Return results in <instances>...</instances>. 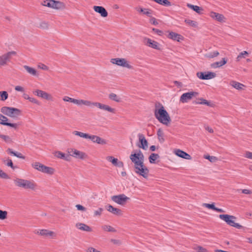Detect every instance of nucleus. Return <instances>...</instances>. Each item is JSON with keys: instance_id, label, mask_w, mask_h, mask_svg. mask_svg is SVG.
<instances>
[{"instance_id": "f257e3e1", "label": "nucleus", "mask_w": 252, "mask_h": 252, "mask_svg": "<svg viewBox=\"0 0 252 252\" xmlns=\"http://www.w3.org/2000/svg\"><path fill=\"white\" fill-rule=\"evenodd\" d=\"M156 118L161 124L168 126L171 121V119L167 112L163 106L159 109H156L154 112Z\"/></svg>"}, {"instance_id": "f03ea898", "label": "nucleus", "mask_w": 252, "mask_h": 252, "mask_svg": "<svg viewBox=\"0 0 252 252\" xmlns=\"http://www.w3.org/2000/svg\"><path fill=\"white\" fill-rule=\"evenodd\" d=\"M15 185L25 189L35 190L36 185L32 180H28L21 178H16L14 180Z\"/></svg>"}, {"instance_id": "7ed1b4c3", "label": "nucleus", "mask_w": 252, "mask_h": 252, "mask_svg": "<svg viewBox=\"0 0 252 252\" xmlns=\"http://www.w3.org/2000/svg\"><path fill=\"white\" fill-rule=\"evenodd\" d=\"M219 218L221 220L225 221L226 223L230 226L234 227L237 229H241L243 227L241 225L234 222L233 220L236 219V217L227 214H221L220 215Z\"/></svg>"}, {"instance_id": "20e7f679", "label": "nucleus", "mask_w": 252, "mask_h": 252, "mask_svg": "<svg viewBox=\"0 0 252 252\" xmlns=\"http://www.w3.org/2000/svg\"><path fill=\"white\" fill-rule=\"evenodd\" d=\"M129 158L132 162L134 163V166L140 165L144 163V156L142 152L139 150L136 153L131 154Z\"/></svg>"}, {"instance_id": "39448f33", "label": "nucleus", "mask_w": 252, "mask_h": 252, "mask_svg": "<svg viewBox=\"0 0 252 252\" xmlns=\"http://www.w3.org/2000/svg\"><path fill=\"white\" fill-rule=\"evenodd\" d=\"M1 112L10 117L15 118L20 114V111L17 108L3 106L1 108Z\"/></svg>"}, {"instance_id": "423d86ee", "label": "nucleus", "mask_w": 252, "mask_h": 252, "mask_svg": "<svg viewBox=\"0 0 252 252\" xmlns=\"http://www.w3.org/2000/svg\"><path fill=\"white\" fill-rule=\"evenodd\" d=\"M32 166L36 170L44 173L52 175L54 173V169L46 166L40 162H36L32 164Z\"/></svg>"}, {"instance_id": "0eeeda50", "label": "nucleus", "mask_w": 252, "mask_h": 252, "mask_svg": "<svg viewBox=\"0 0 252 252\" xmlns=\"http://www.w3.org/2000/svg\"><path fill=\"white\" fill-rule=\"evenodd\" d=\"M134 167L135 172L136 174L145 178H147L148 177L149 170L148 168L144 165V163L140 165L134 166Z\"/></svg>"}, {"instance_id": "6e6552de", "label": "nucleus", "mask_w": 252, "mask_h": 252, "mask_svg": "<svg viewBox=\"0 0 252 252\" xmlns=\"http://www.w3.org/2000/svg\"><path fill=\"white\" fill-rule=\"evenodd\" d=\"M129 199V198L124 194H120L111 196V200L121 205H125Z\"/></svg>"}, {"instance_id": "1a4fd4ad", "label": "nucleus", "mask_w": 252, "mask_h": 252, "mask_svg": "<svg viewBox=\"0 0 252 252\" xmlns=\"http://www.w3.org/2000/svg\"><path fill=\"white\" fill-rule=\"evenodd\" d=\"M16 54L15 51L8 52L0 56V66H4L9 62L12 57Z\"/></svg>"}, {"instance_id": "9d476101", "label": "nucleus", "mask_w": 252, "mask_h": 252, "mask_svg": "<svg viewBox=\"0 0 252 252\" xmlns=\"http://www.w3.org/2000/svg\"><path fill=\"white\" fill-rule=\"evenodd\" d=\"M216 73L210 71L198 72L196 73L198 78L201 80H209L216 77Z\"/></svg>"}, {"instance_id": "9b49d317", "label": "nucleus", "mask_w": 252, "mask_h": 252, "mask_svg": "<svg viewBox=\"0 0 252 252\" xmlns=\"http://www.w3.org/2000/svg\"><path fill=\"white\" fill-rule=\"evenodd\" d=\"M111 63L119 66L125 67L127 68H131V66L129 65L125 59L114 58L111 60Z\"/></svg>"}, {"instance_id": "f8f14e48", "label": "nucleus", "mask_w": 252, "mask_h": 252, "mask_svg": "<svg viewBox=\"0 0 252 252\" xmlns=\"http://www.w3.org/2000/svg\"><path fill=\"white\" fill-rule=\"evenodd\" d=\"M197 93L195 92H189L182 94L180 97V101L182 103H187L189 100L191 99L193 96H195Z\"/></svg>"}, {"instance_id": "ddd939ff", "label": "nucleus", "mask_w": 252, "mask_h": 252, "mask_svg": "<svg viewBox=\"0 0 252 252\" xmlns=\"http://www.w3.org/2000/svg\"><path fill=\"white\" fill-rule=\"evenodd\" d=\"M37 234H39L46 238H53L56 236L54 232L48 230L47 229H38L35 232Z\"/></svg>"}, {"instance_id": "4468645a", "label": "nucleus", "mask_w": 252, "mask_h": 252, "mask_svg": "<svg viewBox=\"0 0 252 252\" xmlns=\"http://www.w3.org/2000/svg\"><path fill=\"white\" fill-rule=\"evenodd\" d=\"M68 153L70 156L79 159H84L86 157V155L84 153L74 149H69Z\"/></svg>"}, {"instance_id": "2eb2a0df", "label": "nucleus", "mask_w": 252, "mask_h": 252, "mask_svg": "<svg viewBox=\"0 0 252 252\" xmlns=\"http://www.w3.org/2000/svg\"><path fill=\"white\" fill-rule=\"evenodd\" d=\"M143 42L145 45L146 46L155 49H159V44L158 43L151 39L148 38H144L143 39Z\"/></svg>"}, {"instance_id": "dca6fc26", "label": "nucleus", "mask_w": 252, "mask_h": 252, "mask_svg": "<svg viewBox=\"0 0 252 252\" xmlns=\"http://www.w3.org/2000/svg\"><path fill=\"white\" fill-rule=\"evenodd\" d=\"M7 121L8 119L7 117L0 114V124L4 126H9L14 128L15 129L17 128V124L8 123L7 122Z\"/></svg>"}, {"instance_id": "f3484780", "label": "nucleus", "mask_w": 252, "mask_h": 252, "mask_svg": "<svg viewBox=\"0 0 252 252\" xmlns=\"http://www.w3.org/2000/svg\"><path fill=\"white\" fill-rule=\"evenodd\" d=\"M93 106H95L100 109L107 111L109 112L115 113V109L110 107L109 106L100 103L99 102H94Z\"/></svg>"}, {"instance_id": "a211bd4d", "label": "nucleus", "mask_w": 252, "mask_h": 252, "mask_svg": "<svg viewBox=\"0 0 252 252\" xmlns=\"http://www.w3.org/2000/svg\"><path fill=\"white\" fill-rule=\"evenodd\" d=\"M138 137L140 144L138 145L139 148L146 150L148 147V142L142 134H138Z\"/></svg>"}, {"instance_id": "6ab92c4d", "label": "nucleus", "mask_w": 252, "mask_h": 252, "mask_svg": "<svg viewBox=\"0 0 252 252\" xmlns=\"http://www.w3.org/2000/svg\"><path fill=\"white\" fill-rule=\"evenodd\" d=\"M90 139H91L93 142L100 145H105L107 143L106 140L96 135H91Z\"/></svg>"}, {"instance_id": "aec40b11", "label": "nucleus", "mask_w": 252, "mask_h": 252, "mask_svg": "<svg viewBox=\"0 0 252 252\" xmlns=\"http://www.w3.org/2000/svg\"><path fill=\"white\" fill-rule=\"evenodd\" d=\"M33 93L35 95L38 96V97L47 100H49L51 98L50 95L48 93L40 90H35L33 92Z\"/></svg>"}, {"instance_id": "412c9836", "label": "nucleus", "mask_w": 252, "mask_h": 252, "mask_svg": "<svg viewBox=\"0 0 252 252\" xmlns=\"http://www.w3.org/2000/svg\"><path fill=\"white\" fill-rule=\"evenodd\" d=\"M106 208L108 211L112 213L114 215L121 216L122 215V211L121 210L115 208L111 205H108L106 206Z\"/></svg>"}, {"instance_id": "4be33fe9", "label": "nucleus", "mask_w": 252, "mask_h": 252, "mask_svg": "<svg viewBox=\"0 0 252 252\" xmlns=\"http://www.w3.org/2000/svg\"><path fill=\"white\" fill-rule=\"evenodd\" d=\"M94 10L100 14L103 17H106L108 15V12L102 6H94Z\"/></svg>"}, {"instance_id": "5701e85b", "label": "nucleus", "mask_w": 252, "mask_h": 252, "mask_svg": "<svg viewBox=\"0 0 252 252\" xmlns=\"http://www.w3.org/2000/svg\"><path fill=\"white\" fill-rule=\"evenodd\" d=\"M175 154L179 157L184 159H190L191 158V156L189 154L180 149L176 150L175 151Z\"/></svg>"}, {"instance_id": "b1692460", "label": "nucleus", "mask_w": 252, "mask_h": 252, "mask_svg": "<svg viewBox=\"0 0 252 252\" xmlns=\"http://www.w3.org/2000/svg\"><path fill=\"white\" fill-rule=\"evenodd\" d=\"M167 37L173 40L180 41V39H182L183 37L180 34L175 33L173 32H171L169 33Z\"/></svg>"}, {"instance_id": "393cba45", "label": "nucleus", "mask_w": 252, "mask_h": 252, "mask_svg": "<svg viewBox=\"0 0 252 252\" xmlns=\"http://www.w3.org/2000/svg\"><path fill=\"white\" fill-rule=\"evenodd\" d=\"M210 17L213 19H215L219 22L223 21L224 17L223 15L216 13L215 12H211L210 14Z\"/></svg>"}, {"instance_id": "a878e982", "label": "nucleus", "mask_w": 252, "mask_h": 252, "mask_svg": "<svg viewBox=\"0 0 252 252\" xmlns=\"http://www.w3.org/2000/svg\"><path fill=\"white\" fill-rule=\"evenodd\" d=\"M136 10L139 13H142L143 14L146 15L149 17H152L153 11L151 9L139 7L137 8Z\"/></svg>"}, {"instance_id": "bb28decb", "label": "nucleus", "mask_w": 252, "mask_h": 252, "mask_svg": "<svg viewBox=\"0 0 252 252\" xmlns=\"http://www.w3.org/2000/svg\"><path fill=\"white\" fill-rule=\"evenodd\" d=\"M52 8L55 9H63L65 8V4L60 1L53 0Z\"/></svg>"}, {"instance_id": "cd10ccee", "label": "nucleus", "mask_w": 252, "mask_h": 252, "mask_svg": "<svg viewBox=\"0 0 252 252\" xmlns=\"http://www.w3.org/2000/svg\"><path fill=\"white\" fill-rule=\"evenodd\" d=\"M76 226L79 229L83 230L85 231L90 232L92 231L91 228L89 226H88L87 224H85L84 223H77L76 224Z\"/></svg>"}, {"instance_id": "c85d7f7f", "label": "nucleus", "mask_w": 252, "mask_h": 252, "mask_svg": "<svg viewBox=\"0 0 252 252\" xmlns=\"http://www.w3.org/2000/svg\"><path fill=\"white\" fill-rule=\"evenodd\" d=\"M227 63V60L225 58H222L220 62H216L212 64L211 66L213 68H218L222 66Z\"/></svg>"}, {"instance_id": "c756f323", "label": "nucleus", "mask_w": 252, "mask_h": 252, "mask_svg": "<svg viewBox=\"0 0 252 252\" xmlns=\"http://www.w3.org/2000/svg\"><path fill=\"white\" fill-rule=\"evenodd\" d=\"M7 152L8 154L12 155L14 156H15L18 158H22V159L25 158V157L23 156L20 153L13 151L12 149L8 148L7 150Z\"/></svg>"}, {"instance_id": "7c9ffc66", "label": "nucleus", "mask_w": 252, "mask_h": 252, "mask_svg": "<svg viewBox=\"0 0 252 252\" xmlns=\"http://www.w3.org/2000/svg\"><path fill=\"white\" fill-rule=\"evenodd\" d=\"M24 68L27 70V71L29 74L33 76H36L37 75V71L33 68L30 67L28 65H24Z\"/></svg>"}, {"instance_id": "2f4dec72", "label": "nucleus", "mask_w": 252, "mask_h": 252, "mask_svg": "<svg viewBox=\"0 0 252 252\" xmlns=\"http://www.w3.org/2000/svg\"><path fill=\"white\" fill-rule=\"evenodd\" d=\"M55 156L61 159H63L66 160H68L69 158V156L68 155H66L64 153L61 152H57L56 153Z\"/></svg>"}, {"instance_id": "473e14b6", "label": "nucleus", "mask_w": 252, "mask_h": 252, "mask_svg": "<svg viewBox=\"0 0 252 252\" xmlns=\"http://www.w3.org/2000/svg\"><path fill=\"white\" fill-rule=\"evenodd\" d=\"M94 103L88 100L78 99V105H84L87 106H91L93 105Z\"/></svg>"}, {"instance_id": "72a5a7b5", "label": "nucleus", "mask_w": 252, "mask_h": 252, "mask_svg": "<svg viewBox=\"0 0 252 252\" xmlns=\"http://www.w3.org/2000/svg\"><path fill=\"white\" fill-rule=\"evenodd\" d=\"M230 85L237 90H241L243 87L244 86L242 84L234 81H231Z\"/></svg>"}, {"instance_id": "f704fd0d", "label": "nucleus", "mask_w": 252, "mask_h": 252, "mask_svg": "<svg viewBox=\"0 0 252 252\" xmlns=\"http://www.w3.org/2000/svg\"><path fill=\"white\" fill-rule=\"evenodd\" d=\"M73 133L75 134V135L79 136L81 137H83L86 139H90V135L87 133H85L82 132L78 131H73Z\"/></svg>"}, {"instance_id": "c9c22d12", "label": "nucleus", "mask_w": 252, "mask_h": 252, "mask_svg": "<svg viewBox=\"0 0 252 252\" xmlns=\"http://www.w3.org/2000/svg\"><path fill=\"white\" fill-rule=\"evenodd\" d=\"M159 158V156L158 154L152 153L149 158V162L151 163H155L156 160Z\"/></svg>"}, {"instance_id": "e433bc0d", "label": "nucleus", "mask_w": 252, "mask_h": 252, "mask_svg": "<svg viewBox=\"0 0 252 252\" xmlns=\"http://www.w3.org/2000/svg\"><path fill=\"white\" fill-rule=\"evenodd\" d=\"M157 135L158 139L160 143H162L164 141V138L163 137V132L161 129L159 128L157 131Z\"/></svg>"}, {"instance_id": "4c0bfd02", "label": "nucleus", "mask_w": 252, "mask_h": 252, "mask_svg": "<svg viewBox=\"0 0 252 252\" xmlns=\"http://www.w3.org/2000/svg\"><path fill=\"white\" fill-rule=\"evenodd\" d=\"M219 55V52L217 51L209 52L205 55V57L209 59H212L217 57Z\"/></svg>"}, {"instance_id": "58836bf2", "label": "nucleus", "mask_w": 252, "mask_h": 252, "mask_svg": "<svg viewBox=\"0 0 252 252\" xmlns=\"http://www.w3.org/2000/svg\"><path fill=\"white\" fill-rule=\"evenodd\" d=\"M102 228L106 231L108 232H116V230L112 226L108 225H104L102 226Z\"/></svg>"}, {"instance_id": "ea45409f", "label": "nucleus", "mask_w": 252, "mask_h": 252, "mask_svg": "<svg viewBox=\"0 0 252 252\" xmlns=\"http://www.w3.org/2000/svg\"><path fill=\"white\" fill-rule=\"evenodd\" d=\"M0 138L2 139L7 143L10 144L12 142V139L9 136L0 134Z\"/></svg>"}, {"instance_id": "a19ab883", "label": "nucleus", "mask_w": 252, "mask_h": 252, "mask_svg": "<svg viewBox=\"0 0 252 252\" xmlns=\"http://www.w3.org/2000/svg\"><path fill=\"white\" fill-rule=\"evenodd\" d=\"M109 98L114 101L116 102H120L121 100V98L120 97L117 96L116 94L111 93L109 95Z\"/></svg>"}, {"instance_id": "79ce46f5", "label": "nucleus", "mask_w": 252, "mask_h": 252, "mask_svg": "<svg viewBox=\"0 0 252 252\" xmlns=\"http://www.w3.org/2000/svg\"><path fill=\"white\" fill-rule=\"evenodd\" d=\"M188 6L191 8L192 10L195 11L197 13H200L201 8L197 5H193L190 4H188Z\"/></svg>"}, {"instance_id": "37998d69", "label": "nucleus", "mask_w": 252, "mask_h": 252, "mask_svg": "<svg viewBox=\"0 0 252 252\" xmlns=\"http://www.w3.org/2000/svg\"><path fill=\"white\" fill-rule=\"evenodd\" d=\"M106 159L111 162L115 166L117 162L118 161V159L117 158H115L112 156H108L106 158Z\"/></svg>"}, {"instance_id": "c03bdc74", "label": "nucleus", "mask_w": 252, "mask_h": 252, "mask_svg": "<svg viewBox=\"0 0 252 252\" xmlns=\"http://www.w3.org/2000/svg\"><path fill=\"white\" fill-rule=\"evenodd\" d=\"M53 0H46L43 1L42 5L50 8H52Z\"/></svg>"}, {"instance_id": "a18cd8bd", "label": "nucleus", "mask_w": 252, "mask_h": 252, "mask_svg": "<svg viewBox=\"0 0 252 252\" xmlns=\"http://www.w3.org/2000/svg\"><path fill=\"white\" fill-rule=\"evenodd\" d=\"M8 93L6 91L0 92V96L1 97V100L2 101L5 100L8 98Z\"/></svg>"}, {"instance_id": "49530a36", "label": "nucleus", "mask_w": 252, "mask_h": 252, "mask_svg": "<svg viewBox=\"0 0 252 252\" xmlns=\"http://www.w3.org/2000/svg\"><path fill=\"white\" fill-rule=\"evenodd\" d=\"M4 162L7 166L10 167L13 169H14L16 168V167L13 165L12 160L9 158L5 160Z\"/></svg>"}, {"instance_id": "de8ad7c7", "label": "nucleus", "mask_w": 252, "mask_h": 252, "mask_svg": "<svg viewBox=\"0 0 252 252\" xmlns=\"http://www.w3.org/2000/svg\"><path fill=\"white\" fill-rule=\"evenodd\" d=\"M7 212L6 211L0 210V220H3L7 218Z\"/></svg>"}, {"instance_id": "09e8293b", "label": "nucleus", "mask_w": 252, "mask_h": 252, "mask_svg": "<svg viewBox=\"0 0 252 252\" xmlns=\"http://www.w3.org/2000/svg\"><path fill=\"white\" fill-rule=\"evenodd\" d=\"M185 22L186 23L192 26V27H196L197 26V23L193 20H189V19H186L185 20Z\"/></svg>"}, {"instance_id": "8fccbe9b", "label": "nucleus", "mask_w": 252, "mask_h": 252, "mask_svg": "<svg viewBox=\"0 0 252 252\" xmlns=\"http://www.w3.org/2000/svg\"><path fill=\"white\" fill-rule=\"evenodd\" d=\"M248 55V53L247 51H244L242 52L238 56V57L237 58V61H239L241 58H245V55Z\"/></svg>"}, {"instance_id": "3c124183", "label": "nucleus", "mask_w": 252, "mask_h": 252, "mask_svg": "<svg viewBox=\"0 0 252 252\" xmlns=\"http://www.w3.org/2000/svg\"><path fill=\"white\" fill-rule=\"evenodd\" d=\"M203 206L204 207H205L208 208V209H212L214 211L216 208L213 203H212V204L204 203Z\"/></svg>"}, {"instance_id": "603ef678", "label": "nucleus", "mask_w": 252, "mask_h": 252, "mask_svg": "<svg viewBox=\"0 0 252 252\" xmlns=\"http://www.w3.org/2000/svg\"><path fill=\"white\" fill-rule=\"evenodd\" d=\"M200 102H197V103L201 104H205L207 106H210V102L208 101L207 100L203 99V98H200Z\"/></svg>"}, {"instance_id": "864d4df0", "label": "nucleus", "mask_w": 252, "mask_h": 252, "mask_svg": "<svg viewBox=\"0 0 252 252\" xmlns=\"http://www.w3.org/2000/svg\"><path fill=\"white\" fill-rule=\"evenodd\" d=\"M204 158L208 159L211 162H214L217 159L216 157L210 156H205Z\"/></svg>"}, {"instance_id": "5fc2aeb1", "label": "nucleus", "mask_w": 252, "mask_h": 252, "mask_svg": "<svg viewBox=\"0 0 252 252\" xmlns=\"http://www.w3.org/2000/svg\"><path fill=\"white\" fill-rule=\"evenodd\" d=\"M38 67L44 70H48L49 69V67L43 63H39L38 65Z\"/></svg>"}, {"instance_id": "6e6d98bb", "label": "nucleus", "mask_w": 252, "mask_h": 252, "mask_svg": "<svg viewBox=\"0 0 252 252\" xmlns=\"http://www.w3.org/2000/svg\"><path fill=\"white\" fill-rule=\"evenodd\" d=\"M75 207H76V208L78 210L81 211L83 212H85L86 211V208L81 205L77 204L75 206Z\"/></svg>"}, {"instance_id": "4d7b16f0", "label": "nucleus", "mask_w": 252, "mask_h": 252, "mask_svg": "<svg viewBox=\"0 0 252 252\" xmlns=\"http://www.w3.org/2000/svg\"><path fill=\"white\" fill-rule=\"evenodd\" d=\"M0 177L3 179H7L8 178V176L6 173L0 169Z\"/></svg>"}, {"instance_id": "13d9d810", "label": "nucleus", "mask_w": 252, "mask_h": 252, "mask_svg": "<svg viewBox=\"0 0 252 252\" xmlns=\"http://www.w3.org/2000/svg\"><path fill=\"white\" fill-rule=\"evenodd\" d=\"M103 210L102 208H99L97 210H95L94 212V216H100V215H101Z\"/></svg>"}, {"instance_id": "bf43d9fd", "label": "nucleus", "mask_w": 252, "mask_h": 252, "mask_svg": "<svg viewBox=\"0 0 252 252\" xmlns=\"http://www.w3.org/2000/svg\"><path fill=\"white\" fill-rule=\"evenodd\" d=\"M238 190L241 191L242 193L247 194H251L252 193L251 190L247 189H239Z\"/></svg>"}, {"instance_id": "052dcab7", "label": "nucleus", "mask_w": 252, "mask_h": 252, "mask_svg": "<svg viewBox=\"0 0 252 252\" xmlns=\"http://www.w3.org/2000/svg\"><path fill=\"white\" fill-rule=\"evenodd\" d=\"M150 18V23L151 24H153L154 25H157L158 24V22L155 18L153 17L152 16Z\"/></svg>"}, {"instance_id": "680f3d73", "label": "nucleus", "mask_w": 252, "mask_h": 252, "mask_svg": "<svg viewBox=\"0 0 252 252\" xmlns=\"http://www.w3.org/2000/svg\"><path fill=\"white\" fill-rule=\"evenodd\" d=\"M29 101L30 102H32L33 103H35V104H38V105L39 104V101L37 99H36L35 98H34L33 97H31V98L29 99Z\"/></svg>"}, {"instance_id": "e2e57ef3", "label": "nucleus", "mask_w": 252, "mask_h": 252, "mask_svg": "<svg viewBox=\"0 0 252 252\" xmlns=\"http://www.w3.org/2000/svg\"><path fill=\"white\" fill-rule=\"evenodd\" d=\"M15 90L17 91H19V92H24V88L21 87V86H17L15 87Z\"/></svg>"}, {"instance_id": "0e129e2a", "label": "nucleus", "mask_w": 252, "mask_h": 252, "mask_svg": "<svg viewBox=\"0 0 252 252\" xmlns=\"http://www.w3.org/2000/svg\"><path fill=\"white\" fill-rule=\"evenodd\" d=\"M245 157L250 159H252V153L247 152L245 154Z\"/></svg>"}, {"instance_id": "69168bd1", "label": "nucleus", "mask_w": 252, "mask_h": 252, "mask_svg": "<svg viewBox=\"0 0 252 252\" xmlns=\"http://www.w3.org/2000/svg\"><path fill=\"white\" fill-rule=\"evenodd\" d=\"M205 129L210 133H213V132H214L213 129L211 127H210V126H205Z\"/></svg>"}, {"instance_id": "338daca9", "label": "nucleus", "mask_w": 252, "mask_h": 252, "mask_svg": "<svg viewBox=\"0 0 252 252\" xmlns=\"http://www.w3.org/2000/svg\"><path fill=\"white\" fill-rule=\"evenodd\" d=\"M87 252H100L97 251V250H96L95 249H94V248L91 247L88 249Z\"/></svg>"}, {"instance_id": "774afa93", "label": "nucleus", "mask_w": 252, "mask_h": 252, "mask_svg": "<svg viewBox=\"0 0 252 252\" xmlns=\"http://www.w3.org/2000/svg\"><path fill=\"white\" fill-rule=\"evenodd\" d=\"M115 166L118 167H123L124 166V163L122 161L118 160Z\"/></svg>"}]
</instances>
